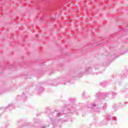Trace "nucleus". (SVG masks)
Masks as SVG:
<instances>
[{
  "instance_id": "1",
  "label": "nucleus",
  "mask_w": 128,
  "mask_h": 128,
  "mask_svg": "<svg viewBox=\"0 0 128 128\" xmlns=\"http://www.w3.org/2000/svg\"><path fill=\"white\" fill-rule=\"evenodd\" d=\"M116 119L114 117H112L108 114H107L106 118L102 120L100 124L98 123V124L100 126H108L110 122H112L110 124L116 123Z\"/></svg>"
},
{
  "instance_id": "2",
  "label": "nucleus",
  "mask_w": 128,
  "mask_h": 128,
  "mask_svg": "<svg viewBox=\"0 0 128 128\" xmlns=\"http://www.w3.org/2000/svg\"><path fill=\"white\" fill-rule=\"evenodd\" d=\"M88 108H92V112H98L100 110V108L98 107V105L96 104H92L91 105L88 106Z\"/></svg>"
},
{
  "instance_id": "3",
  "label": "nucleus",
  "mask_w": 128,
  "mask_h": 128,
  "mask_svg": "<svg viewBox=\"0 0 128 128\" xmlns=\"http://www.w3.org/2000/svg\"><path fill=\"white\" fill-rule=\"evenodd\" d=\"M94 70H96V68H94V66H90L86 68V72L94 74Z\"/></svg>"
},
{
  "instance_id": "4",
  "label": "nucleus",
  "mask_w": 128,
  "mask_h": 128,
  "mask_svg": "<svg viewBox=\"0 0 128 128\" xmlns=\"http://www.w3.org/2000/svg\"><path fill=\"white\" fill-rule=\"evenodd\" d=\"M95 98L97 100H100V102L104 100V95H100V92L96 94Z\"/></svg>"
},
{
  "instance_id": "5",
  "label": "nucleus",
  "mask_w": 128,
  "mask_h": 128,
  "mask_svg": "<svg viewBox=\"0 0 128 128\" xmlns=\"http://www.w3.org/2000/svg\"><path fill=\"white\" fill-rule=\"evenodd\" d=\"M102 110H106V104L104 102H102L100 104Z\"/></svg>"
},
{
  "instance_id": "6",
  "label": "nucleus",
  "mask_w": 128,
  "mask_h": 128,
  "mask_svg": "<svg viewBox=\"0 0 128 128\" xmlns=\"http://www.w3.org/2000/svg\"><path fill=\"white\" fill-rule=\"evenodd\" d=\"M118 107L116 105H114L112 107V112H116L118 110Z\"/></svg>"
},
{
  "instance_id": "7",
  "label": "nucleus",
  "mask_w": 128,
  "mask_h": 128,
  "mask_svg": "<svg viewBox=\"0 0 128 128\" xmlns=\"http://www.w3.org/2000/svg\"><path fill=\"white\" fill-rule=\"evenodd\" d=\"M110 93L112 94V96H116V94L114 92H110Z\"/></svg>"
},
{
  "instance_id": "8",
  "label": "nucleus",
  "mask_w": 128,
  "mask_h": 128,
  "mask_svg": "<svg viewBox=\"0 0 128 128\" xmlns=\"http://www.w3.org/2000/svg\"><path fill=\"white\" fill-rule=\"evenodd\" d=\"M60 114H62V112H58V116H60Z\"/></svg>"
},
{
  "instance_id": "9",
  "label": "nucleus",
  "mask_w": 128,
  "mask_h": 128,
  "mask_svg": "<svg viewBox=\"0 0 128 128\" xmlns=\"http://www.w3.org/2000/svg\"><path fill=\"white\" fill-rule=\"evenodd\" d=\"M4 108H4V107H1V108H0V110H4Z\"/></svg>"
},
{
  "instance_id": "10",
  "label": "nucleus",
  "mask_w": 128,
  "mask_h": 128,
  "mask_svg": "<svg viewBox=\"0 0 128 128\" xmlns=\"http://www.w3.org/2000/svg\"><path fill=\"white\" fill-rule=\"evenodd\" d=\"M42 128H46V126H42Z\"/></svg>"
},
{
  "instance_id": "11",
  "label": "nucleus",
  "mask_w": 128,
  "mask_h": 128,
  "mask_svg": "<svg viewBox=\"0 0 128 128\" xmlns=\"http://www.w3.org/2000/svg\"><path fill=\"white\" fill-rule=\"evenodd\" d=\"M124 30H125V32H127L128 31V29H124Z\"/></svg>"
},
{
  "instance_id": "12",
  "label": "nucleus",
  "mask_w": 128,
  "mask_h": 128,
  "mask_svg": "<svg viewBox=\"0 0 128 128\" xmlns=\"http://www.w3.org/2000/svg\"><path fill=\"white\" fill-rule=\"evenodd\" d=\"M51 122H52V119H51Z\"/></svg>"
},
{
  "instance_id": "13",
  "label": "nucleus",
  "mask_w": 128,
  "mask_h": 128,
  "mask_svg": "<svg viewBox=\"0 0 128 128\" xmlns=\"http://www.w3.org/2000/svg\"><path fill=\"white\" fill-rule=\"evenodd\" d=\"M74 112H76V110H74Z\"/></svg>"
}]
</instances>
